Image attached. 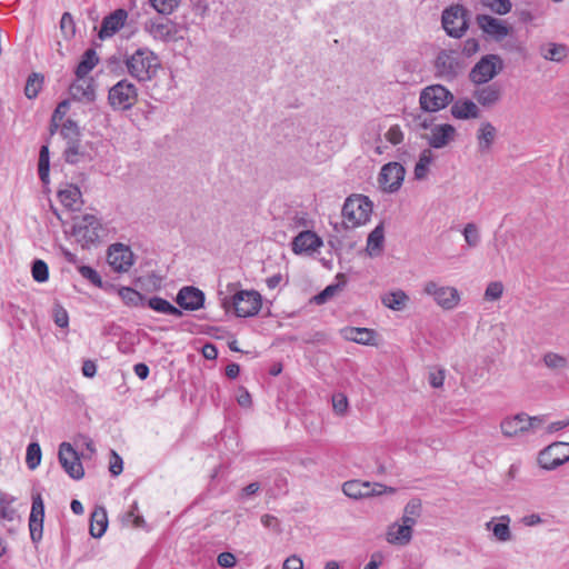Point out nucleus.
Listing matches in <instances>:
<instances>
[{"instance_id":"nucleus-20","label":"nucleus","mask_w":569,"mask_h":569,"mask_svg":"<svg viewBox=\"0 0 569 569\" xmlns=\"http://www.w3.org/2000/svg\"><path fill=\"white\" fill-rule=\"evenodd\" d=\"M456 129L449 123L437 124L430 129L426 139L430 147L440 149L449 144L455 139Z\"/></svg>"},{"instance_id":"nucleus-21","label":"nucleus","mask_w":569,"mask_h":569,"mask_svg":"<svg viewBox=\"0 0 569 569\" xmlns=\"http://www.w3.org/2000/svg\"><path fill=\"white\" fill-rule=\"evenodd\" d=\"M412 528L403 521L393 522L388 527L386 539L393 546H407L412 538Z\"/></svg>"},{"instance_id":"nucleus-27","label":"nucleus","mask_w":569,"mask_h":569,"mask_svg":"<svg viewBox=\"0 0 569 569\" xmlns=\"http://www.w3.org/2000/svg\"><path fill=\"white\" fill-rule=\"evenodd\" d=\"M437 73L442 77H455L458 71V61L452 52L441 51L436 58Z\"/></svg>"},{"instance_id":"nucleus-45","label":"nucleus","mask_w":569,"mask_h":569,"mask_svg":"<svg viewBox=\"0 0 569 569\" xmlns=\"http://www.w3.org/2000/svg\"><path fill=\"white\" fill-rule=\"evenodd\" d=\"M543 363L552 370H563L568 367V359L555 352H548L543 356Z\"/></svg>"},{"instance_id":"nucleus-41","label":"nucleus","mask_w":569,"mask_h":569,"mask_svg":"<svg viewBox=\"0 0 569 569\" xmlns=\"http://www.w3.org/2000/svg\"><path fill=\"white\" fill-rule=\"evenodd\" d=\"M43 76L37 72L31 73L26 82L24 94L28 99H34L43 86Z\"/></svg>"},{"instance_id":"nucleus-52","label":"nucleus","mask_w":569,"mask_h":569,"mask_svg":"<svg viewBox=\"0 0 569 569\" xmlns=\"http://www.w3.org/2000/svg\"><path fill=\"white\" fill-rule=\"evenodd\" d=\"M78 271L84 279L89 280L92 284L101 286V277L93 268L80 264L78 266Z\"/></svg>"},{"instance_id":"nucleus-57","label":"nucleus","mask_w":569,"mask_h":569,"mask_svg":"<svg viewBox=\"0 0 569 569\" xmlns=\"http://www.w3.org/2000/svg\"><path fill=\"white\" fill-rule=\"evenodd\" d=\"M445 381V369H436L429 372V383L432 388L442 387Z\"/></svg>"},{"instance_id":"nucleus-13","label":"nucleus","mask_w":569,"mask_h":569,"mask_svg":"<svg viewBox=\"0 0 569 569\" xmlns=\"http://www.w3.org/2000/svg\"><path fill=\"white\" fill-rule=\"evenodd\" d=\"M58 459L66 473L76 480L84 476L83 466L79 453L69 442H61L58 450Z\"/></svg>"},{"instance_id":"nucleus-29","label":"nucleus","mask_w":569,"mask_h":569,"mask_svg":"<svg viewBox=\"0 0 569 569\" xmlns=\"http://www.w3.org/2000/svg\"><path fill=\"white\" fill-rule=\"evenodd\" d=\"M451 114L456 119H476L479 118L480 110L473 101L469 99H461L453 102L451 107Z\"/></svg>"},{"instance_id":"nucleus-22","label":"nucleus","mask_w":569,"mask_h":569,"mask_svg":"<svg viewBox=\"0 0 569 569\" xmlns=\"http://www.w3.org/2000/svg\"><path fill=\"white\" fill-rule=\"evenodd\" d=\"M343 339L365 346L376 345V331L369 328L345 327L340 330Z\"/></svg>"},{"instance_id":"nucleus-59","label":"nucleus","mask_w":569,"mask_h":569,"mask_svg":"<svg viewBox=\"0 0 569 569\" xmlns=\"http://www.w3.org/2000/svg\"><path fill=\"white\" fill-rule=\"evenodd\" d=\"M340 289V284H330L326 287L323 291H321L317 297L316 300L318 303H323L331 297L336 295V292Z\"/></svg>"},{"instance_id":"nucleus-25","label":"nucleus","mask_w":569,"mask_h":569,"mask_svg":"<svg viewBox=\"0 0 569 569\" xmlns=\"http://www.w3.org/2000/svg\"><path fill=\"white\" fill-rule=\"evenodd\" d=\"M322 246V240L312 231H302L292 241L295 253L316 251Z\"/></svg>"},{"instance_id":"nucleus-63","label":"nucleus","mask_w":569,"mask_h":569,"mask_svg":"<svg viewBox=\"0 0 569 569\" xmlns=\"http://www.w3.org/2000/svg\"><path fill=\"white\" fill-rule=\"evenodd\" d=\"M282 569H303V562L299 557L290 556L284 560Z\"/></svg>"},{"instance_id":"nucleus-42","label":"nucleus","mask_w":569,"mask_h":569,"mask_svg":"<svg viewBox=\"0 0 569 569\" xmlns=\"http://www.w3.org/2000/svg\"><path fill=\"white\" fill-rule=\"evenodd\" d=\"M420 515H421L420 500H412L405 507L403 515L400 520L403 521L405 523H408L411 527H413L417 522V519L420 517Z\"/></svg>"},{"instance_id":"nucleus-18","label":"nucleus","mask_w":569,"mask_h":569,"mask_svg":"<svg viewBox=\"0 0 569 569\" xmlns=\"http://www.w3.org/2000/svg\"><path fill=\"white\" fill-rule=\"evenodd\" d=\"M128 19V11L120 8L106 16L101 22L99 30V38L101 40L111 38L114 36L126 23Z\"/></svg>"},{"instance_id":"nucleus-5","label":"nucleus","mask_w":569,"mask_h":569,"mask_svg":"<svg viewBox=\"0 0 569 569\" xmlns=\"http://www.w3.org/2000/svg\"><path fill=\"white\" fill-rule=\"evenodd\" d=\"M101 223L93 214H83L74 219L71 236L82 248H89L99 240Z\"/></svg>"},{"instance_id":"nucleus-51","label":"nucleus","mask_w":569,"mask_h":569,"mask_svg":"<svg viewBox=\"0 0 569 569\" xmlns=\"http://www.w3.org/2000/svg\"><path fill=\"white\" fill-rule=\"evenodd\" d=\"M503 284L500 281L490 282L485 291V299L488 301H496L502 297Z\"/></svg>"},{"instance_id":"nucleus-50","label":"nucleus","mask_w":569,"mask_h":569,"mask_svg":"<svg viewBox=\"0 0 569 569\" xmlns=\"http://www.w3.org/2000/svg\"><path fill=\"white\" fill-rule=\"evenodd\" d=\"M465 241L469 247H477L480 242V234L475 223H467L463 229Z\"/></svg>"},{"instance_id":"nucleus-34","label":"nucleus","mask_w":569,"mask_h":569,"mask_svg":"<svg viewBox=\"0 0 569 569\" xmlns=\"http://www.w3.org/2000/svg\"><path fill=\"white\" fill-rule=\"evenodd\" d=\"M497 136L496 128L490 122H482L477 131L478 148L480 152L488 151Z\"/></svg>"},{"instance_id":"nucleus-53","label":"nucleus","mask_w":569,"mask_h":569,"mask_svg":"<svg viewBox=\"0 0 569 569\" xmlns=\"http://www.w3.org/2000/svg\"><path fill=\"white\" fill-rule=\"evenodd\" d=\"M53 320L54 323L60 328H67L69 326L68 312L60 305H56L53 308Z\"/></svg>"},{"instance_id":"nucleus-1","label":"nucleus","mask_w":569,"mask_h":569,"mask_svg":"<svg viewBox=\"0 0 569 569\" xmlns=\"http://www.w3.org/2000/svg\"><path fill=\"white\" fill-rule=\"evenodd\" d=\"M127 72L139 82L151 81L161 67L158 56L149 48H138L123 60Z\"/></svg>"},{"instance_id":"nucleus-44","label":"nucleus","mask_w":569,"mask_h":569,"mask_svg":"<svg viewBox=\"0 0 569 569\" xmlns=\"http://www.w3.org/2000/svg\"><path fill=\"white\" fill-rule=\"evenodd\" d=\"M121 299L128 306L137 307L142 305L144 297L137 290L124 287L119 291Z\"/></svg>"},{"instance_id":"nucleus-26","label":"nucleus","mask_w":569,"mask_h":569,"mask_svg":"<svg viewBox=\"0 0 569 569\" xmlns=\"http://www.w3.org/2000/svg\"><path fill=\"white\" fill-rule=\"evenodd\" d=\"M509 523V516L495 517L490 521L486 522V529L492 532L497 541L507 542L511 540Z\"/></svg>"},{"instance_id":"nucleus-43","label":"nucleus","mask_w":569,"mask_h":569,"mask_svg":"<svg viewBox=\"0 0 569 569\" xmlns=\"http://www.w3.org/2000/svg\"><path fill=\"white\" fill-rule=\"evenodd\" d=\"M41 448L38 442H31L27 447L26 463L30 470H34L41 462Z\"/></svg>"},{"instance_id":"nucleus-40","label":"nucleus","mask_w":569,"mask_h":569,"mask_svg":"<svg viewBox=\"0 0 569 569\" xmlns=\"http://www.w3.org/2000/svg\"><path fill=\"white\" fill-rule=\"evenodd\" d=\"M432 162V154L430 150H423L420 156L419 160L417 161L413 170L415 179L416 180H423L429 172V166Z\"/></svg>"},{"instance_id":"nucleus-23","label":"nucleus","mask_w":569,"mask_h":569,"mask_svg":"<svg viewBox=\"0 0 569 569\" xmlns=\"http://www.w3.org/2000/svg\"><path fill=\"white\" fill-rule=\"evenodd\" d=\"M21 522L19 511L12 506V500H0V525L10 533L14 532Z\"/></svg>"},{"instance_id":"nucleus-47","label":"nucleus","mask_w":569,"mask_h":569,"mask_svg":"<svg viewBox=\"0 0 569 569\" xmlns=\"http://www.w3.org/2000/svg\"><path fill=\"white\" fill-rule=\"evenodd\" d=\"M60 134L67 141H71L73 139H79L80 130L78 124L73 120L68 119L62 123Z\"/></svg>"},{"instance_id":"nucleus-12","label":"nucleus","mask_w":569,"mask_h":569,"mask_svg":"<svg viewBox=\"0 0 569 569\" xmlns=\"http://www.w3.org/2000/svg\"><path fill=\"white\" fill-rule=\"evenodd\" d=\"M405 176V167L399 162L392 161L382 166L378 176V182L382 191L393 193L401 188Z\"/></svg>"},{"instance_id":"nucleus-28","label":"nucleus","mask_w":569,"mask_h":569,"mask_svg":"<svg viewBox=\"0 0 569 569\" xmlns=\"http://www.w3.org/2000/svg\"><path fill=\"white\" fill-rule=\"evenodd\" d=\"M60 202L70 210H79L82 206V193L79 187L67 184L64 189L58 192Z\"/></svg>"},{"instance_id":"nucleus-9","label":"nucleus","mask_w":569,"mask_h":569,"mask_svg":"<svg viewBox=\"0 0 569 569\" xmlns=\"http://www.w3.org/2000/svg\"><path fill=\"white\" fill-rule=\"evenodd\" d=\"M503 68L502 59L497 54L482 57L471 69L469 78L476 84H483L492 80Z\"/></svg>"},{"instance_id":"nucleus-11","label":"nucleus","mask_w":569,"mask_h":569,"mask_svg":"<svg viewBox=\"0 0 569 569\" xmlns=\"http://www.w3.org/2000/svg\"><path fill=\"white\" fill-rule=\"evenodd\" d=\"M342 491L347 498H373L382 495H393V488H388L380 483L362 482L360 480H350L343 483Z\"/></svg>"},{"instance_id":"nucleus-38","label":"nucleus","mask_w":569,"mask_h":569,"mask_svg":"<svg viewBox=\"0 0 569 569\" xmlns=\"http://www.w3.org/2000/svg\"><path fill=\"white\" fill-rule=\"evenodd\" d=\"M148 306L152 310L160 312V313L174 316L177 318L182 316V311L179 308L174 307L168 300H166L161 297L150 298L148 300Z\"/></svg>"},{"instance_id":"nucleus-62","label":"nucleus","mask_w":569,"mask_h":569,"mask_svg":"<svg viewBox=\"0 0 569 569\" xmlns=\"http://www.w3.org/2000/svg\"><path fill=\"white\" fill-rule=\"evenodd\" d=\"M69 102L67 100L64 101H61L57 108L54 109L53 113H52V117L51 119H53V121H62L66 113L68 112L69 110Z\"/></svg>"},{"instance_id":"nucleus-14","label":"nucleus","mask_w":569,"mask_h":569,"mask_svg":"<svg viewBox=\"0 0 569 569\" xmlns=\"http://www.w3.org/2000/svg\"><path fill=\"white\" fill-rule=\"evenodd\" d=\"M569 460V442H553L540 451L538 461L541 468L553 470Z\"/></svg>"},{"instance_id":"nucleus-3","label":"nucleus","mask_w":569,"mask_h":569,"mask_svg":"<svg viewBox=\"0 0 569 569\" xmlns=\"http://www.w3.org/2000/svg\"><path fill=\"white\" fill-rule=\"evenodd\" d=\"M138 88L128 79H121L108 91V104L113 111L126 112L138 101Z\"/></svg>"},{"instance_id":"nucleus-2","label":"nucleus","mask_w":569,"mask_h":569,"mask_svg":"<svg viewBox=\"0 0 569 569\" xmlns=\"http://www.w3.org/2000/svg\"><path fill=\"white\" fill-rule=\"evenodd\" d=\"M222 307L228 310L233 308L238 317L247 318L256 316L262 306V297L256 290H239L233 293L231 299H222Z\"/></svg>"},{"instance_id":"nucleus-6","label":"nucleus","mask_w":569,"mask_h":569,"mask_svg":"<svg viewBox=\"0 0 569 569\" xmlns=\"http://www.w3.org/2000/svg\"><path fill=\"white\" fill-rule=\"evenodd\" d=\"M542 421L543 419L540 417H530L521 412L506 417L500 423V429L505 437L518 438L533 432Z\"/></svg>"},{"instance_id":"nucleus-61","label":"nucleus","mask_w":569,"mask_h":569,"mask_svg":"<svg viewBox=\"0 0 569 569\" xmlns=\"http://www.w3.org/2000/svg\"><path fill=\"white\" fill-rule=\"evenodd\" d=\"M479 50V42L475 38H469L463 42L462 53L467 57L473 56Z\"/></svg>"},{"instance_id":"nucleus-8","label":"nucleus","mask_w":569,"mask_h":569,"mask_svg":"<svg viewBox=\"0 0 569 569\" xmlns=\"http://www.w3.org/2000/svg\"><path fill=\"white\" fill-rule=\"evenodd\" d=\"M422 291L425 295L432 297L433 301L443 310L456 309L461 300L457 288L441 286L436 281H427Z\"/></svg>"},{"instance_id":"nucleus-48","label":"nucleus","mask_w":569,"mask_h":569,"mask_svg":"<svg viewBox=\"0 0 569 569\" xmlns=\"http://www.w3.org/2000/svg\"><path fill=\"white\" fill-rule=\"evenodd\" d=\"M482 4L498 14H506L512 8L510 0H482Z\"/></svg>"},{"instance_id":"nucleus-60","label":"nucleus","mask_w":569,"mask_h":569,"mask_svg":"<svg viewBox=\"0 0 569 569\" xmlns=\"http://www.w3.org/2000/svg\"><path fill=\"white\" fill-rule=\"evenodd\" d=\"M217 562L220 567L229 569L236 565V557L231 552H221L217 558Z\"/></svg>"},{"instance_id":"nucleus-54","label":"nucleus","mask_w":569,"mask_h":569,"mask_svg":"<svg viewBox=\"0 0 569 569\" xmlns=\"http://www.w3.org/2000/svg\"><path fill=\"white\" fill-rule=\"evenodd\" d=\"M332 407L337 415L343 416L348 410V399L343 393L332 396Z\"/></svg>"},{"instance_id":"nucleus-30","label":"nucleus","mask_w":569,"mask_h":569,"mask_svg":"<svg viewBox=\"0 0 569 569\" xmlns=\"http://www.w3.org/2000/svg\"><path fill=\"white\" fill-rule=\"evenodd\" d=\"M539 52L543 59L560 63L567 59L569 49L562 43L548 42L540 46Z\"/></svg>"},{"instance_id":"nucleus-39","label":"nucleus","mask_w":569,"mask_h":569,"mask_svg":"<svg viewBox=\"0 0 569 569\" xmlns=\"http://www.w3.org/2000/svg\"><path fill=\"white\" fill-rule=\"evenodd\" d=\"M83 156L84 151L80 147L79 139L67 141V147L63 151L66 162L76 164L83 158Z\"/></svg>"},{"instance_id":"nucleus-36","label":"nucleus","mask_w":569,"mask_h":569,"mask_svg":"<svg viewBox=\"0 0 569 569\" xmlns=\"http://www.w3.org/2000/svg\"><path fill=\"white\" fill-rule=\"evenodd\" d=\"M71 96L77 100L92 101L94 99V88L92 83L82 78L77 79L70 87Z\"/></svg>"},{"instance_id":"nucleus-7","label":"nucleus","mask_w":569,"mask_h":569,"mask_svg":"<svg viewBox=\"0 0 569 569\" xmlns=\"http://www.w3.org/2000/svg\"><path fill=\"white\" fill-rule=\"evenodd\" d=\"M453 100V94L442 84H431L421 90L419 103L426 112L445 109Z\"/></svg>"},{"instance_id":"nucleus-33","label":"nucleus","mask_w":569,"mask_h":569,"mask_svg":"<svg viewBox=\"0 0 569 569\" xmlns=\"http://www.w3.org/2000/svg\"><path fill=\"white\" fill-rule=\"evenodd\" d=\"M381 302L388 309L393 311H401L407 307L409 302V296L403 290L398 289L385 293L381 297Z\"/></svg>"},{"instance_id":"nucleus-56","label":"nucleus","mask_w":569,"mask_h":569,"mask_svg":"<svg viewBox=\"0 0 569 569\" xmlns=\"http://www.w3.org/2000/svg\"><path fill=\"white\" fill-rule=\"evenodd\" d=\"M123 470L122 458L114 451H110L109 471L112 476H119Z\"/></svg>"},{"instance_id":"nucleus-10","label":"nucleus","mask_w":569,"mask_h":569,"mask_svg":"<svg viewBox=\"0 0 569 569\" xmlns=\"http://www.w3.org/2000/svg\"><path fill=\"white\" fill-rule=\"evenodd\" d=\"M442 27L452 38H461L468 29L467 10L462 6H452L442 12Z\"/></svg>"},{"instance_id":"nucleus-15","label":"nucleus","mask_w":569,"mask_h":569,"mask_svg":"<svg viewBox=\"0 0 569 569\" xmlns=\"http://www.w3.org/2000/svg\"><path fill=\"white\" fill-rule=\"evenodd\" d=\"M108 263L118 272L128 271L133 264V253L129 247L114 243L108 250Z\"/></svg>"},{"instance_id":"nucleus-24","label":"nucleus","mask_w":569,"mask_h":569,"mask_svg":"<svg viewBox=\"0 0 569 569\" xmlns=\"http://www.w3.org/2000/svg\"><path fill=\"white\" fill-rule=\"evenodd\" d=\"M477 21L483 32L492 36L496 40H501L509 34V28L497 18L481 14L477 17Z\"/></svg>"},{"instance_id":"nucleus-49","label":"nucleus","mask_w":569,"mask_h":569,"mask_svg":"<svg viewBox=\"0 0 569 569\" xmlns=\"http://www.w3.org/2000/svg\"><path fill=\"white\" fill-rule=\"evenodd\" d=\"M32 277L37 282H46L49 278V269L43 260H36L32 264Z\"/></svg>"},{"instance_id":"nucleus-64","label":"nucleus","mask_w":569,"mask_h":569,"mask_svg":"<svg viewBox=\"0 0 569 569\" xmlns=\"http://www.w3.org/2000/svg\"><path fill=\"white\" fill-rule=\"evenodd\" d=\"M97 373V365L92 360H86L82 363V375L87 378H93Z\"/></svg>"},{"instance_id":"nucleus-31","label":"nucleus","mask_w":569,"mask_h":569,"mask_svg":"<svg viewBox=\"0 0 569 569\" xmlns=\"http://www.w3.org/2000/svg\"><path fill=\"white\" fill-rule=\"evenodd\" d=\"M475 99L485 108L495 106L501 98V90L497 84H489L475 91Z\"/></svg>"},{"instance_id":"nucleus-16","label":"nucleus","mask_w":569,"mask_h":569,"mask_svg":"<svg viewBox=\"0 0 569 569\" xmlns=\"http://www.w3.org/2000/svg\"><path fill=\"white\" fill-rule=\"evenodd\" d=\"M206 296L202 290L193 286L182 287L176 297V302L180 308L188 311H196L203 307Z\"/></svg>"},{"instance_id":"nucleus-37","label":"nucleus","mask_w":569,"mask_h":569,"mask_svg":"<svg viewBox=\"0 0 569 569\" xmlns=\"http://www.w3.org/2000/svg\"><path fill=\"white\" fill-rule=\"evenodd\" d=\"M385 242L383 226L378 224L368 236L367 252L370 257L380 254Z\"/></svg>"},{"instance_id":"nucleus-17","label":"nucleus","mask_w":569,"mask_h":569,"mask_svg":"<svg viewBox=\"0 0 569 569\" xmlns=\"http://www.w3.org/2000/svg\"><path fill=\"white\" fill-rule=\"evenodd\" d=\"M144 31L158 41H170L176 38V23L171 20L150 19L144 23Z\"/></svg>"},{"instance_id":"nucleus-19","label":"nucleus","mask_w":569,"mask_h":569,"mask_svg":"<svg viewBox=\"0 0 569 569\" xmlns=\"http://www.w3.org/2000/svg\"><path fill=\"white\" fill-rule=\"evenodd\" d=\"M44 520L43 500H32L29 517V530L32 542L38 543L42 539Z\"/></svg>"},{"instance_id":"nucleus-4","label":"nucleus","mask_w":569,"mask_h":569,"mask_svg":"<svg viewBox=\"0 0 569 569\" xmlns=\"http://www.w3.org/2000/svg\"><path fill=\"white\" fill-rule=\"evenodd\" d=\"M372 212V202L362 194H352L347 198L342 207V217L348 228L366 223Z\"/></svg>"},{"instance_id":"nucleus-35","label":"nucleus","mask_w":569,"mask_h":569,"mask_svg":"<svg viewBox=\"0 0 569 569\" xmlns=\"http://www.w3.org/2000/svg\"><path fill=\"white\" fill-rule=\"evenodd\" d=\"M99 57L94 49H87L81 56V60L76 68V76L79 79L86 78L98 64Z\"/></svg>"},{"instance_id":"nucleus-55","label":"nucleus","mask_w":569,"mask_h":569,"mask_svg":"<svg viewBox=\"0 0 569 569\" xmlns=\"http://www.w3.org/2000/svg\"><path fill=\"white\" fill-rule=\"evenodd\" d=\"M387 141L397 146L403 141V132L399 124L391 126L385 134Z\"/></svg>"},{"instance_id":"nucleus-58","label":"nucleus","mask_w":569,"mask_h":569,"mask_svg":"<svg viewBox=\"0 0 569 569\" xmlns=\"http://www.w3.org/2000/svg\"><path fill=\"white\" fill-rule=\"evenodd\" d=\"M503 47H505V49H507L509 51H512V52H517L519 54H525L526 53V46H525V43L519 41L516 38L508 39L505 42Z\"/></svg>"},{"instance_id":"nucleus-32","label":"nucleus","mask_w":569,"mask_h":569,"mask_svg":"<svg viewBox=\"0 0 569 569\" xmlns=\"http://www.w3.org/2000/svg\"><path fill=\"white\" fill-rule=\"evenodd\" d=\"M108 528L107 511L103 507H97L90 518V535L93 538H101Z\"/></svg>"},{"instance_id":"nucleus-46","label":"nucleus","mask_w":569,"mask_h":569,"mask_svg":"<svg viewBox=\"0 0 569 569\" xmlns=\"http://www.w3.org/2000/svg\"><path fill=\"white\" fill-rule=\"evenodd\" d=\"M150 3L158 13L169 16L178 8L180 0H150Z\"/></svg>"}]
</instances>
